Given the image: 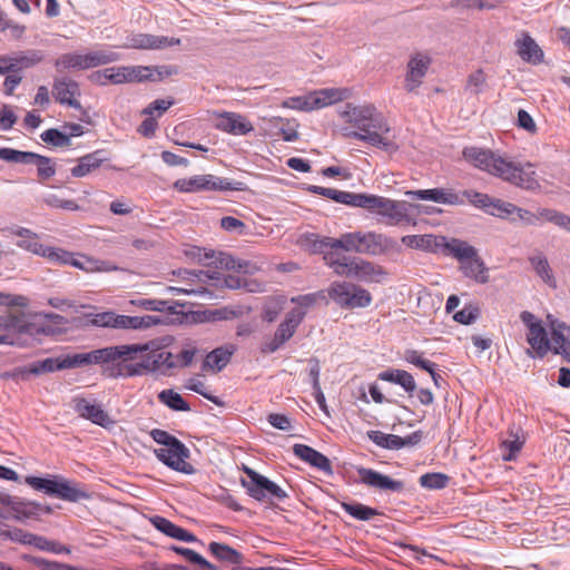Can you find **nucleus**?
Listing matches in <instances>:
<instances>
[{
	"label": "nucleus",
	"mask_w": 570,
	"mask_h": 570,
	"mask_svg": "<svg viewBox=\"0 0 570 570\" xmlns=\"http://www.w3.org/2000/svg\"><path fill=\"white\" fill-rule=\"evenodd\" d=\"M295 333L279 324L274 337L264 342L261 346L262 354H272L278 351Z\"/></svg>",
	"instance_id": "nucleus-40"
},
{
	"label": "nucleus",
	"mask_w": 570,
	"mask_h": 570,
	"mask_svg": "<svg viewBox=\"0 0 570 570\" xmlns=\"http://www.w3.org/2000/svg\"><path fill=\"white\" fill-rule=\"evenodd\" d=\"M108 157L104 150H96L78 159V165L71 169L73 177H85L107 161Z\"/></svg>",
	"instance_id": "nucleus-28"
},
{
	"label": "nucleus",
	"mask_w": 570,
	"mask_h": 570,
	"mask_svg": "<svg viewBox=\"0 0 570 570\" xmlns=\"http://www.w3.org/2000/svg\"><path fill=\"white\" fill-rule=\"evenodd\" d=\"M512 210H514V204L491 197V202L489 203V207L485 213L502 219L517 222V218L512 216Z\"/></svg>",
	"instance_id": "nucleus-46"
},
{
	"label": "nucleus",
	"mask_w": 570,
	"mask_h": 570,
	"mask_svg": "<svg viewBox=\"0 0 570 570\" xmlns=\"http://www.w3.org/2000/svg\"><path fill=\"white\" fill-rule=\"evenodd\" d=\"M208 549L220 561L233 564H239L243 561V554L225 543L210 542Z\"/></svg>",
	"instance_id": "nucleus-42"
},
{
	"label": "nucleus",
	"mask_w": 570,
	"mask_h": 570,
	"mask_svg": "<svg viewBox=\"0 0 570 570\" xmlns=\"http://www.w3.org/2000/svg\"><path fill=\"white\" fill-rule=\"evenodd\" d=\"M351 291H353V284L335 282L331 285L327 293L337 305L347 308V304H350L351 301Z\"/></svg>",
	"instance_id": "nucleus-45"
},
{
	"label": "nucleus",
	"mask_w": 570,
	"mask_h": 570,
	"mask_svg": "<svg viewBox=\"0 0 570 570\" xmlns=\"http://www.w3.org/2000/svg\"><path fill=\"white\" fill-rule=\"evenodd\" d=\"M354 276L362 282H380L383 276L386 275L381 266L374 263L357 259L354 264Z\"/></svg>",
	"instance_id": "nucleus-31"
},
{
	"label": "nucleus",
	"mask_w": 570,
	"mask_h": 570,
	"mask_svg": "<svg viewBox=\"0 0 570 570\" xmlns=\"http://www.w3.org/2000/svg\"><path fill=\"white\" fill-rule=\"evenodd\" d=\"M520 320L528 327V344L535 352L537 356L543 357L550 351V340L542 322L528 311L520 314Z\"/></svg>",
	"instance_id": "nucleus-9"
},
{
	"label": "nucleus",
	"mask_w": 570,
	"mask_h": 570,
	"mask_svg": "<svg viewBox=\"0 0 570 570\" xmlns=\"http://www.w3.org/2000/svg\"><path fill=\"white\" fill-rule=\"evenodd\" d=\"M174 188L181 193H198L203 190H242V183L230 181L215 175H197L180 178L174 183Z\"/></svg>",
	"instance_id": "nucleus-6"
},
{
	"label": "nucleus",
	"mask_w": 570,
	"mask_h": 570,
	"mask_svg": "<svg viewBox=\"0 0 570 570\" xmlns=\"http://www.w3.org/2000/svg\"><path fill=\"white\" fill-rule=\"evenodd\" d=\"M360 197H361V194L343 191V190L332 188L330 191L328 198L338 204L358 207Z\"/></svg>",
	"instance_id": "nucleus-58"
},
{
	"label": "nucleus",
	"mask_w": 570,
	"mask_h": 570,
	"mask_svg": "<svg viewBox=\"0 0 570 570\" xmlns=\"http://www.w3.org/2000/svg\"><path fill=\"white\" fill-rule=\"evenodd\" d=\"M293 452L296 456L321 471L330 472L332 466L330 460L321 452L305 444H295Z\"/></svg>",
	"instance_id": "nucleus-27"
},
{
	"label": "nucleus",
	"mask_w": 570,
	"mask_h": 570,
	"mask_svg": "<svg viewBox=\"0 0 570 570\" xmlns=\"http://www.w3.org/2000/svg\"><path fill=\"white\" fill-rule=\"evenodd\" d=\"M233 351L218 347L207 354L204 361V370L222 371L230 361Z\"/></svg>",
	"instance_id": "nucleus-38"
},
{
	"label": "nucleus",
	"mask_w": 570,
	"mask_h": 570,
	"mask_svg": "<svg viewBox=\"0 0 570 570\" xmlns=\"http://www.w3.org/2000/svg\"><path fill=\"white\" fill-rule=\"evenodd\" d=\"M127 350L118 363L116 374L119 377L140 376L148 372L163 371L178 366L170 352L163 350H153L149 343L145 344H124L120 350Z\"/></svg>",
	"instance_id": "nucleus-2"
},
{
	"label": "nucleus",
	"mask_w": 570,
	"mask_h": 570,
	"mask_svg": "<svg viewBox=\"0 0 570 570\" xmlns=\"http://www.w3.org/2000/svg\"><path fill=\"white\" fill-rule=\"evenodd\" d=\"M487 88V75L482 69H478L468 77L464 89L470 95L478 96L484 92Z\"/></svg>",
	"instance_id": "nucleus-49"
},
{
	"label": "nucleus",
	"mask_w": 570,
	"mask_h": 570,
	"mask_svg": "<svg viewBox=\"0 0 570 570\" xmlns=\"http://www.w3.org/2000/svg\"><path fill=\"white\" fill-rule=\"evenodd\" d=\"M150 436L155 442L164 445V448L174 446L175 449L180 450L179 440L164 430L154 429L150 432Z\"/></svg>",
	"instance_id": "nucleus-63"
},
{
	"label": "nucleus",
	"mask_w": 570,
	"mask_h": 570,
	"mask_svg": "<svg viewBox=\"0 0 570 570\" xmlns=\"http://www.w3.org/2000/svg\"><path fill=\"white\" fill-rule=\"evenodd\" d=\"M449 254H451L454 258H456L460 264L465 262L466 259L473 258L478 253L476 248L470 245L469 243L461 239H451L450 242L444 244Z\"/></svg>",
	"instance_id": "nucleus-39"
},
{
	"label": "nucleus",
	"mask_w": 570,
	"mask_h": 570,
	"mask_svg": "<svg viewBox=\"0 0 570 570\" xmlns=\"http://www.w3.org/2000/svg\"><path fill=\"white\" fill-rule=\"evenodd\" d=\"M406 195L412 198L422 199V200H431L440 204L446 205H462L464 204L463 198L456 193L452 190L443 189V188H433V189H421V190H410Z\"/></svg>",
	"instance_id": "nucleus-20"
},
{
	"label": "nucleus",
	"mask_w": 570,
	"mask_h": 570,
	"mask_svg": "<svg viewBox=\"0 0 570 570\" xmlns=\"http://www.w3.org/2000/svg\"><path fill=\"white\" fill-rule=\"evenodd\" d=\"M380 222L387 226L410 224L412 218L407 213V204L405 202L389 199L383 208Z\"/></svg>",
	"instance_id": "nucleus-22"
},
{
	"label": "nucleus",
	"mask_w": 570,
	"mask_h": 570,
	"mask_svg": "<svg viewBox=\"0 0 570 570\" xmlns=\"http://www.w3.org/2000/svg\"><path fill=\"white\" fill-rule=\"evenodd\" d=\"M340 115L346 122L355 128L353 131H364L365 129L367 130L368 127L376 129L382 128L381 118L383 116L372 105L352 106L347 104ZM345 131L348 130L345 129Z\"/></svg>",
	"instance_id": "nucleus-8"
},
{
	"label": "nucleus",
	"mask_w": 570,
	"mask_h": 570,
	"mask_svg": "<svg viewBox=\"0 0 570 570\" xmlns=\"http://www.w3.org/2000/svg\"><path fill=\"white\" fill-rule=\"evenodd\" d=\"M404 360L424 371H431L435 367V364L422 356V354L415 350H407L404 354Z\"/></svg>",
	"instance_id": "nucleus-64"
},
{
	"label": "nucleus",
	"mask_w": 570,
	"mask_h": 570,
	"mask_svg": "<svg viewBox=\"0 0 570 570\" xmlns=\"http://www.w3.org/2000/svg\"><path fill=\"white\" fill-rule=\"evenodd\" d=\"M379 379L401 385L409 394H412L416 389L414 377L404 370H389L381 372L379 374Z\"/></svg>",
	"instance_id": "nucleus-32"
},
{
	"label": "nucleus",
	"mask_w": 570,
	"mask_h": 570,
	"mask_svg": "<svg viewBox=\"0 0 570 570\" xmlns=\"http://www.w3.org/2000/svg\"><path fill=\"white\" fill-rule=\"evenodd\" d=\"M520 57L530 63L538 65L543 61V51L529 35H523L515 42Z\"/></svg>",
	"instance_id": "nucleus-29"
},
{
	"label": "nucleus",
	"mask_w": 570,
	"mask_h": 570,
	"mask_svg": "<svg viewBox=\"0 0 570 570\" xmlns=\"http://www.w3.org/2000/svg\"><path fill=\"white\" fill-rule=\"evenodd\" d=\"M0 503L8 507L11 518L20 522L36 518L41 509V505L35 501H27L7 493H0Z\"/></svg>",
	"instance_id": "nucleus-14"
},
{
	"label": "nucleus",
	"mask_w": 570,
	"mask_h": 570,
	"mask_svg": "<svg viewBox=\"0 0 570 570\" xmlns=\"http://www.w3.org/2000/svg\"><path fill=\"white\" fill-rule=\"evenodd\" d=\"M40 137L46 144L53 147H69L71 145L68 135L55 128L43 131Z\"/></svg>",
	"instance_id": "nucleus-54"
},
{
	"label": "nucleus",
	"mask_w": 570,
	"mask_h": 570,
	"mask_svg": "<svg viewBox=\"0 0 570 570\" xmlns=\"http://www.w3.org/2000/svg\"><path fill=\"white\" fill-rule=\"evenodd\" d=\"M552 336L550 341V351L562 355L567 362H570V327L564 323H551Z\"/></svg>",
	"instance_id": "nucleus-24"
},
{
	"label": "nucleus",
	"mask_w": 570,
	"mask_h": 570,
	"mask_svg": "<svg viewBox=\"0 0 570 570\" xmlns=\"http://www.w3.org/2000/svg\"><path fill=\"white\" fill-rule=\"evenodd\" d=\"M38 158H35L32 164L38 166V176L41 179H48L56 174V167L49 157L37 154Z\"/></svg>",
	"instance_id": "nucleus-61"
},
{
	"label": "nucleus",
	"mask_w": 570,
	"mask_h": 570,
	"mask_svg": "<svg viewBox=\"0 0 570 570\" xmlns=\"http://www.w3.org/2000/svg\"><path fill=\"white\" fill-rule=\"evenodd\" d=\"M529 262L535 274L549 286L556 287V279L547 257L538 253L529 257Z\"/></svg>",
	"instance_id": "nucleus-36"
},
{
	"label": "nucleus",
	"mask_w": 570,
	"mask_h": 570,
	"mask_svg": "<svg viewBox=\"0 0 570 570\" xmlns=\"http://www.w3.org/2000/svg\"><path fill=\"white\" fill-rule=\"evenodd\" d=\"M193 255L197 256L198 262L204 265H214L216 268L236 271L243 274L253 273V266L246 261H236L233 256L214 250L203 252L200 248H195Z\"/></svg>",
	"instance_id": "nucleus-10"
},
{
	"label": "nucleus",
	"mask_w": 570,
	"mask_h": 570,
	"mask_svg": "<svg viewBox=\"0 0 570 570\" xmlns=\"http://www.w3.org/2000/svg\"><path fill=\"white\" fill-rule=\"evenodd\" d=\"M52 94L62 105L80 109V102L73 97L79 95L78 83L68 78L55 79Z\"/></svg>",
	"instance_id": "nucleus-23"
},
{
	"label": "nucleus",
	"mask_w": 570,
	"mask_h": 570,
	"mask_svg": "<svg viewBox=\"0 0 570 570\" xmlns=\"http://www.w3.org/2000/svg\"><path fill=\"white\" fill-rule=\"evenodd\" d=\"M450 478L443 473H425L420 476V484L426 489H443L446 487Z\"/></svg>",
	"instance_id": "nucleus-56"
},
{
	"label": "nucleus",
	"mask_w": 570,
	"mask_h": 570,
	"mask_svg": "<svg viewBox=\"0 0 570 570\" xmlns=\"http://www.w3.org/2000/svg\"><path fill=\"white\" fill-rule=\"evenodd\" d=\"M119 59L118 53L114 51H91L85 55H80L81 69H89L109 62L117 61Z\"/></svg>",
	"instance_id": "nucleus-34"
},
{
	"label": "nucleus",
	"mask_w": 570,
	"mask_h": 570,
	"mask_svg": "<svg viewBox=\"0 0 570 570\" xmlns=\"http://www.w3.org/2000/svg\"><path fill=\"white\" fill-rule=\"evenodd\" d=\"M158 399L163 404H165L166 406L174 411L186 412L190 410L188 403L183 399V396L179 393L175 392L174 390H163L158 394Z\"/></svg>",
	"instance_id": "nucleus-47"
},
{
	"label": "nucleus",
	"mask_w": 570,
	"mask_h": 570,
	"mask_svg": "<svg viewBox=\"0 0 570 570\" xmlns=\"http://www.w3.org/2000/svg\"><path fill=\"white\" fill-rule=\"evenodd\" d=\"M341 507L351 517L361 521H368L381 514L379 510L358 502H342Z\"/></svg>",
	"instance_id": "nucleus-43"
},
{
	"label": "nucleus",
	"mask_w": 570,
	"mask_h": 570,
	"mask_svg": "<svg viewBox=\"0 0 570 570\" xmlns=\"http://www.w3.org/2000/svg\"><path fill=\"white\" fill-rule=\"evenodd\" d=\"M28 546H35L36 548L43 551H52L56 553L69 552V550L56 542L49 541L43 537L33 534L31 535V540Z\"/></svg>",
	"instance_id": "nucleus-57"
},
{
	"label": "nucleus",
	"mask_w": 570,
	"mask_h": 570,
	"mask_svg": "<svg viewBox=\"0 0 570 570\" xmlns=\"http://www.w3.org/2000/svg\"><path fill=\"white\" fill-rule=\"evenodd\" d=\"M382 128H373L368 127L367 130L364 131H345L344 136L347 138H354L357 140H362L373 147H377L385 151H395L397 146L394 144L392 139H390L389 134L391 128L384 117L381 118Z\"/></svg>",
	"instance_id": "nucleus-11"
},
{
	"label": "nucleus",
	"mask_w": 570,
	"mask_h": 570,
	"mask_svg": "<svg viewBox=\"0 0 570 570\" xmlns=\"http://www.w3.org/2000/svg\"><path fill=\"white\" fill-rule=\"evenodd\" d=\"M170 549L176 553L183 556L189 562L198 564L204 570H217L216 566L208 562L204 557H202L199 553L191 549L177 546H173Z\"/></svg>",
	"instance_id": "nucleus-51"
},
{
	"label": "nucleus",
	"mask_w": 570,
	"mask_h": 570,
	"mask_svg": "<svg viewBox=\"0 0 570 570\" xmlns=\"http://www.w3.org/2000/svg\"><path fill=\"white\" fill-rule=\"evenodd\" d=\"M461 269L466 277L474 278L479 283H487L488 275L483 261L478 253L473 258L466 259L461 264Z\"/></svg>",
	"instance_id": "nucleus-35"
},
{
	"label": "nucleus",
	"mask_w": 570,
	"mask_h": 570,
	"mask_svg": "<svg viewBox=\"0 0 570 570\" xmlns=\"http://www.w3.org/2000/svg\"><path fill=\"white\" fill-rule=\"evenodd\" d=\"M402 243L411 248L434 252L442 244L439 238L431 234L425 235H406L402 237Z\"/></svg>",
	"instance_id": "nucleus-33"
},
{
	"label": "nucleus",
	"mask_w": 570,
	"mask_h": 570,
	"mask_svg": "<svg viewBox=\"0 0 570 570\" xmlns=\"http://www.w3.org/2000/svg\"><path fill=\"white\" fill-rule=\"evenodd\" d=\"M463 157L475 168L484 170L520 188L533 190L539 187L533 165L517 164L489 149L466 147Z\"/></svg>",
	"instance_id": "nucleus-1"
},
{
	"label": "nucleus",
	"mask_w": 570,
	"mask_h": 570,
	"mask_svg": "<svg viewBox=\"0 0 570 570\" xmlns=\"http://www.w3.org/2000/svg\"><path fill=\"white\" fill-rule=\"evenodd\" d=\"M126 348L122 351L120 350V345L115 346H107L98 350H94L88 353H78L68 355L63 358H61L62 368H73V367H80L83 365L89 364H105L109 363L110 366H108V375L111 377H119L118 374H116L118 368V363L120 357L127 353Z\"/></svg>",
	"instance_id": "nucleus-4"
},
{
	"label": "nucleus",
	"mask_w": 570,
	"mask_h": 570,
	"mask_svg": "<svg viewBox=\"0 0 570 570\" xmlns=\"http://www.w3.org/2000/svg\"><path fill=\"white\" fill-rule=\"evenodd\" d=\"M32 533L27 532L19 528L13 529H0V538L1 539H9L14 542H19L22 544H29L31 540Z\"/></svg>",
	"instance_id": "nucleus-62"
},
{
	"label": "nucleus",
	"mask_w": 570,
	"mask_h": 570,
	"mask_svg": "<svg viewBox=\"0 0 570 570\" xmlns=\"http://www.w3.org/2000/svg\"><path fill=\"white\" fill-rule=\"evenodd\" d=\"M372 302V296L368 291L353 284V291H351V301L347 304V308H361L367 307Z\"/></svg>",
	"instance_id": "nucleus-55"
},
{
	"label": "nucleus",
	"mask_w": 570,
	"mask_h": 570,
	"mask_svg": "<svg viewBox=\"0 0 570 570\" xmlns=\"http://www.w3.org/2000/svg\"><path fill=\"white\" fill-rule=\"evenodd\" d=\"M396 247L395 239L380 233L358 232V254L379 256Z\"/></svg>",
	"instance_id": "nucleus-13"
},
{
	"label": "nucleus",
	"mask_w": 570,
	"mask_h": 570,
	"mask_svg": "<svg viewBox=\"0 0 570 570\" xmlns=\"http://www.w3.org/2000/svg\"><path fill=\"white\" fill-rule=\"evenodd\" d=\"M179 43V38L138 33L127 38L126 47L134 49L156 50L178 46Z\"/></svg>",
	"instance_id": "nucleus-18"
},
{
	"label": "nucleus",
	"mask_w": 570,
	"mask_h": 570,
	"mask_svg": "<svg viewBox=\"0 0 570 570\" xmlns=\"http://www.w3.org/2000/svg\"><path fill=\"white\" fill-rule=\"evenodd\" d=\"M250 497L257 501H266L272 499L283 501L287 498V493L279 485L264 476L257 488L252 490Z\"/></svg>",
	"instance_id": "nucleus-30"
},
{
	"label": "nucleus",
	"mask_w": 570,
	"mask_h": 570,
	"mask_svg": "<svg viewBox=\"0 0 570 570\" xmlns=\"http://www.w3.org/2000/svg\"><path fill=\"white\" fill-rule=\"evenodd\" d=\"M97 80L100 85L105 86L109 82L115 85L128 82V66H118L106 68L96 73Z\"/></svg>",
	"instance_id": "nucleus-37"
},
{
	"label": "nucleus",
	"mask_w": 570,
	"mask_h": 570,
	"mask_svg": "<svg viewBox=\"0 0 570 570\" xmlns=\"http://www.w3.org/2000/svg\"><path fill=\"white\" fill-rule=\"evenodd\" d=\"M90 323L100 327L141 330L149 328L153 325L161 324L163 321L159 317L151 315L128 316L119 315L115 312H102L92 315Z\"/></svg>",
	"instance_id": "nucleus-5"
},
{
	"label": "nucleus",
	"mask_w": 570,
	"mask_h": 570,
	"mask_svg": "<svg viewBox=\"0 0 570 570\" xmlns=\"http://www.w3.org/2000/svg\"><path fill=\"white\" fill-rule=\"evenodd\" d=\"M461 198H465L470 204L481 208L484 212H487L489 203L491 202V196L475 190H464Z\"/></svg>",
	"instance_id": "nucleus-60"
},
{
	"label": "nucleus",
	"mask_w": 570,
	"mask_h": 570,
	"mask_svg": "<svg viewBox=\"0 0 570 570\" xmlns=\"http://www.w3.org/2000/svg\"><path fill=\"white\" fill-rule=\"evenodd\" d=\"M357 474L361 482L370 488L390 492H402L404 490V483L402 481L393 480L375 470L358 468Z\"/></svg>",
	"instance_id": "nucleus-16"
},
{
	"label": "nucleus",
	"mask_w": 570,
	"mask_h": 570,
	"mask_svg": "<svg viewBox=\"0 0 570 570\" xmlns=\"http://www.w3.org/2000/svg\"><path fill=\"white\" fill-rule=\"evenodd\" d=\"M72 407L79 416L89 420L97 425L106 428L109 424H112V420L109 417L108 413L100 404L94 401L85 397H75L72 399Z\"/></svg>",
	"instance_id": "nucleus-15"
},
{
	"label": "nucleus",
	"mask_w": 570,
	"mask_h": 570,
	"mask_svg": "<svg viewBox=\"0 0 570 570\" xmlns=\"http://www.w3.org/2000/svg\"><path fill=\"white\" fill-rule=\"evenodd\" d=\"M132 304L142 307L147 311H173V302L165 299H150V298H140L137 301H131Z\"/></svg>",
	"instance_id": "nucleus-59"
},
{
	"label": "nucleus",
	"mask_w": 570,
	"mask_h": 570,
	"mask_svg": "<svg viewBox=\"0 0 570 570\" xmlns=\"http://www.w3.org/2000/svg\"><path fill=\"white\" fill-rule=\"evenodd\" d=\"M174 73L175 68L167 66H128V82L160 81Z\"/></svg>",
	"instance_id": "nucleus-19"
},
{
	"label": "nucleus",
	"mask_w": 570,
	"mask_h": 570,
	"mask_svg": "<svg viewBox=\"0 0 570 570\" xmlns=\"http://www.w3.org/2000/svg\"><path fill=\"white\" fill-rule=\"evenodd\" d=\"M59 370H63L61 360L49 357L31 363V370L29 371L32 373V375H40L45 373H52Z\"/></svg>",
	"instance_id": "nucleus-53"
},
{
	"label": "nucleus",
	"mask_w": 570,
	"mask_h": 570,
	"mask_svg": "<svg viewBox=\"0 0 570 570\" xmlns=\"http://www.w3.org/2000/svg\"><path fill=\"white\" fill-rule=\"evenodd\" d=\"M180 450L174 446L160 448L154 451L156 458L168 468L185 474L195 473V468L187 462L190 456L189 449L179 440Z\"/></svg>",
	"instance_id": "nucleus-12"
},
{
	"label": "nucleus",
	"mask_w": 570,
	"mask_h": 570,
	"mask_svg": "<svg viewBox=\"0 0 570 570\" xmlns=\"http://www.w3.org/2000/svg\"><path fill=\"white\" fill-rule=\"evenodd\" d=\"M200 274H205V272L200 271ZM206 276L213 281H216L219 286L227 287L230 289H239L243 287H247L248 283L245 278L236 275H225L218 271H214L212 273L207 272Z\"/></svg>",
	"instance_id": "nucleus-44"
},
{
	"label": "nucleus",
	"mask_w": 570,
	"mask_h": 570,
	"mask_svg": "<svg viewBox=\"0 0 570 570\" xmlns=\"http://www.w3.org/2000/svg\"><path fill=\"white\" fill-rule=\"evenodd\" d=\"M41 256L58 265H71L87 273L109 271L106 263L90 258L86 255L75 256L72 253L59 247L45 246Z\"/></svg>",
	"instance_id": "nucleus-7"
},
{
	"label": "nucleus",
	"mask_w": 570,
	"mask_h": 570,
	"mask_svg": "<svg viewBox=\"0 0 570 570\" xmlns=\"http://www.w3.org/2000/svg\"><path fill=\"white\" fill-rule=\"evenodd\" d=\"M37 157L36 153L21 151L12 148H0V159L9 163L31 164Z\"/></svg>",
	"instance_id": "nucleus-50"
},
{
	"label": "nucleus",
	"mask_w": 570,
	"mask_h": 570,
	"mask_svg": "<svg viewBox=\"0 0 570 570\" xmlns=\"http://www.w3.org/2000/svg\"><path fill=\"white\" fill-rule=\"evenodd\" d=\"M216 128L232 135H246L254 129L252 124L244 116L235 112H224L219 115Z\"/></svg>",
	"instance_id": "nucleus-21"
},
{
	"label": "nucleus",
	"mask_w": 570,
	"mask_h": 570,
	"mask_svg": "<svg viewBox=\"0 0 570 570\" xmlns=\"http://www.w3.org/2000/svg\"><path fill=\"white\" fill-rule=\"evenodd\" d=\"M10 72H20L39 65L45 59L41 50L28 49L8 55Z\"/></svg>",
	"instance_id": "nucleus-25"
},
{
	"label": "nucleus",
	"mask_w": 570,
	"mask_h": 570,
	"mask_svg": "<svg viewBox=\"0 0 570 570\" xmlns=\"http://www.w3.org/2000/svg\"><path fill=\"white\" fill-rule=\"evenodd\" d=\"M326 264L333 268L334 273L340 276L353 277L354 276V264L356 258H350L346 256L334 257L333 254H326L324 256Z\"/></svg>",
	"instance_id": "nucleus-41"
},
{
	"label": "nucleus",
	"mask_w": 570,
	"mask_h": 570,
	"mask_svg": "<svg viewBox=\"0 0 570 570\" xmlns=\"http://www.w3.org/2000/svg\"><path fill=\"white\" fill-rule=\"evenodd\" d=\"M332 248H342L346 252L358 253V232L343 234L340 238L328 240Z\"/></svg>",
	"instance_id": "nucleus-52"
},
{
	"label": "nucleus",
	"mask_w": 570,
	"mask_h": 570,
	"mask_svg": "<svg viewBox=\"0 0 570 570\" xmlns=\"http://www.w3.org/2000/svg\"><path fill=\"white\" fill-rule=\"evenodd\" d=\"M347 89L325 88L308 94L312 110L321 109L347 98Z\"/></svg>",
	"instance_id": "nucleus-26"
},
{
	"label": "nucleus",
	"mask_w": 570,
	"mask_h": 570,
	"mask_svg": "<svg viewBox=\"0 0 570 570\" xmlns=\"http://www.w3.org/2000/svg\"><path fill=\"white\" fill-rule=\"evenodd\" d=\"M24 482L37 491L68 502L89 500L91 493L86 485L60 475L51 478L27 476Z\"/></svg>",
	"instance_id": "nucleus-3"
},
{
	"label": "nucleus",
	"mask_w": 570,
	"mask_h": 570,
	"mask_svg": "<svg viewBox=\"0 0 570 570\" xmlns=\"http://www.w3.org/2000/svg\"><path fill=\"white\" fill-rule=\"evenodd\" d=\"M430 66V58L422 53L412 56L407 62L404 88L407 92L415 91L423 81Z\"/></svg>",
	"instance_id": "nucleus-17"
},
{
	"label": "nucleus",
	"mask_w": 570,
	"mask_h": 570,
	"mask_svg": "<svg viewBox=\"0 0 570 570\" xmlns=\"http://www.w3.org/2000/svg\"><path fill=\"white\" fill-rule=\"evenodd\" d=\"M389 199L390 198L377 195L361 194L358 199V207L381 216L383 214V208L387 204Z\"/></svg>",
	"instance_id": "nucleus-48"
}]
</instances>
